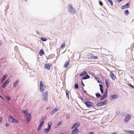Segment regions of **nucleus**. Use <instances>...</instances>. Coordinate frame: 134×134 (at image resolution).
<instances>
[{
    "label": "nucleus",
    "mask_w": 134,
    "mask_h": 134,
    "mask_svg": "<svg viewBox=\"0 0 134 134\" xmlns=\"http://www.w3.org/2000/svg\"><path fill=\"white\" fill-rule=\"evenodd\" d=\"M67 9L68 12L70 13L73 14H76V10L75 9L73 8L71 4H69L67 6Z\"/></svg>",
    "instance_id": "1"
},
{
    "label": "nucleus",
    "mask_w": 134,
    "mask_h": 134,
    "mask_svg": "<svg viewBox=\"0 0 134 134\" xmlns=\"http://www.w3.org/2000/svg\"><path fill=\"white\" fill-rule=\"evenodd\" d=\"M48 93L47 91L44 92L42 94V100L45 102H46L48 99Z\"/></svg>",
    "instance_id": "2"
},
{
    "label": "nucleus",
    "mask_w": 134,
    "mask_h": 134,
    "mask_svg": "<svg viewBox=\"0 0 134 134\" xmlns=\"http://www.w3.org/2000/svg\"><path fill=\"white\" fill-rule=\"evenodd\" d=\"M52 125V123L51 122L48 123L47 128L45 129L44 130V131L45 133H48L50 131L51 129Z\"/></svg>",
    "instance_id": "3"
},
{
    "label": "nucleus",
    "mask_w": 134,
    "mask_h": 134,
    "mask_svg": "<svg viewBox=\"0 0 134 134\" xmlns=\"http://www.w3.org/2000/svg\"><path fill=\"white\" fill-rule=\"evenodd\" d=\"M46 87L44 86L42 81L40 82V92H43L46 89Z\"/></svg>",
    "instance_id": "4"
},
{
    "label": "nucleus",
    "mask_w": 134,
    "mask_h": 134,
    "mask_svg": "<svg viewBox=\"0 0 134 134\" xmlns=\"http://www.w3.org/2000/svg\"><path fill=\"white\" fill-rule=\"evenodd\" d=\"M107 101V99H105L103 101L100 102L96 104V105L98 107H100L105 105Z\"/></svg>",
    "instance_id": "5"
},
{
    "label": "nucleus",
    "mask_w": 134,
    "mask_h": 134,
    "mask_svg": "<svg viewBox=\"0 0 134 134\" xmlns=\"http://www.w3.org/2000/svg\"><path fill=\"white\" fill-rule=\"evenodd\" d=\"M87 57L91 59H98L97 57L94 56L93 54H92L89 53L87 55Z\"/></svg>",
    "instance_id": "6"
},
{
    "label": "nucleus",
    "mask_w": 134,
    "mask_h": 134,
    "mask_svg": "<svg viewBox=\"0 0 134 134\" xmlns=\"http://www.w3.org/2000/svg\"><path fill=\"white\" fill-rule=\"evenodd\" d=\"M85 103L86 106L90 108V107H94L93 105L94 103L89 101H85Z\"/></svg>",
    "instance_id": "7"
},
{
    "label": "nucleus",
    "mask_w": 134,
    "mask_h": 134,
    "mask_svg": "<svg viewBox=\"0 0 134 134\" xmlns=\"http://www.w3.org/2000/svg\"><path fill=\"white\" fill-rule=\"evenodd\" d=\"M80 125V124L79 122H77L74 124L71 127V129H72L74 128H77Z\"/></svg>",
    "instance_id": "8"
},
{
    "label": "nucleus",
    "mask_w": 134,
    "mask_h": 134,
    "mask_svg": "<svg viewBox=\"0 0 134 134\" xmlns=\"http://www.w3.org/2000/svg\"><path fill=\"white\" fill-rule=\"evenodd\" d=\"M25 115L26 118V121L27 122H29L30 121L31 119V114L29 113H28Z\"/></svg>",
    "instance_id": "9"
},
{
    "label": "nucleus",
    "mask_w": 134,
    "mask_h": 134,
    "mask_svg": "<svg viewBox=\"0 0 134 134\" xmlns=\"http://www.w3.org/2000/svg\"><path fill=\"white\" fill-rule=\"evenodd\" d=\"M130 2H128L126 4L124 5H123L121 7V8L122 9H124L125 8H128L130 7Z\"/></svg>",
    "instance_id": "10"
},
{
    "label": "nucleus",
    "mask_w": 134,
    "mask_h": 134,
    "mask_svg": "<svg viewBox=\"0 0 134 134\" xmlns=\"http://www.w3.org/2000/svg\"><path fill=\"white\" fill-rule=\"evenodd\" d=\"M131 118V115L128 114L127 115L124 120V121L126 122H128Z\"/></svg>",
    "instance_id": "11"
},
{
    "label": "nucleus",
    "mask_w": 134,
    "mask_h": 134,
    "mask_svg": "<svg viewBox=\"0 0 134 134\" xmlns=\"http://www.w3.org/2000/svg\"><path fill=\"white\" fill-rule=\"evenodd\" d=\"M57 107L51 111L50 113V115L51 116L53 115L55 113V112L57 111Z\"/></svg>",
    "instance_id": "12"
},
{
    "label": "nucleus",
    "mask_w": 134,
    "mask_h": 134,
    "mask_svg": "<svg viewBox=\"0 0 134 134\" xmlns=\"http://www.w3.org/2000/svg\"><path fill=\"white\" fill-rule=\"evenodd\" d=\"M110 76L113 80H115V76L114 75V74L113 72H110Z\"/></svg>",
    "instance_id": "13"
},
{
    "label": "nucleus",
    "mask_w": 134,
    "mask_h": 134,
    "mask_svg": "<svg viewBox=\"0 0 134 134\" xmlns=\"http://www.w3.org/2000/svg\"><path fill=\"white\" fill-rule=\"evenodd\" d=\"M45 67L46 69L48 70H49L51 69V64L48 63L45 64Z\"/></svg>",
    "instance_id": "14"
},
{
    "label": "nucleus",
    "mask_w": 134,
    "mask_h": 134,
    "mask_svg": "<svg viewBox=\"0 0 134 134\" xmlns=\"http://www.w3.org/2000/svg\"><path fill=\"white\" fill-rule=\"evenodd\" d=\"M78 131L79 130L77 128H75L72 131L71 133L72 134H76Z\"/></svg>",
    "instance_id": "15"
},
{
    "label": "nucleus",
    "mask_w": 134,
    "mask_h": 134,
    "mask_svg": "<svg viewBox=\"0 0 134 134\" xmlns=\"http://www.w3.org/2000/svg\"><path fill=\"white\" fill-rule=\"evenodd\" d=\"M99 85L100 88V90L101 93L102 94H103V86L102 85L100 84H99Z\"/></svg>",
    "instance_id": "16"
},
{
    "label": "nucleus",
    "mask_w": 134,
    "mask_h": 134,
    "mask_svg": "<svg viewBox=\"0 0 134 134\" xmlns=\"http://www.w3.org/2000/svg\"><path fill=\"white\" fill-rule=\"evenodd\" d=\"M19 122V121L14 118L12 119V120L11 121V123L15 122L16 123H18Z\"/></svg>",
    "instance_id": "17"
},
{
    "label": "nucleus",
    "mask_w": 134,
    "mask_h": 134,
    "mask_svg": "<svg viewBox=\"0 0 134 134\" xmlns=\"http://www.w3.org/2000/svg\"><path fill=\"white\" fill-rule=\"evenodd\" d=\"M7 75L6 74L4 75L2 77V79H1V82H3L4 80L7 77Z\"/></svg>",
    "instance_id": "18"
},
{
    "label": "nucleus",
    "mask_w": 134,
    "mask_h": 134,
    "mask_svg": "<svg viewBox=\"0 0 134 134\" xmlns=\"http://www.w3.org/2000/svg\"><path fill=\"white\" fill-rule=\"evenodd\" d=\"M90 78V76L87 74L85 76L83 77L82 79L83 80H85L87 79H89Z\"/></svg>",
    "instance_id": "19"
},
{
    "label": "nucleus",
    "mask_w": 134,
    "mask_h": 134,
    "mask_svg": "<svg viewBox=\"0 0 134 134\" xmlns=\"http://www.w3.org/2000/svg\"><path fill=\"white\" fill-rule=\"evenodd\" d=\"M86 72L85 71H83L82 72L80 73V76H83L84 75L86 74Z\"/></svg>",
    "instance_id": "20"
},
{
    "label": "nucleus",
    "mask_w": 134,
    "mask_h": 134,
    "mask_svg": "<svg viewBox=\"0 0 134 134\" xmlns=\"http://www.w3.org/2000/svg\"><path fill=\"white\" fill-rule=\"evenodd\" d=\"M19 82V80H17L13 84V87H15L16 86V85L18 84Z\"/></svg>",
    "instance_id": "21"
},
{
    "label": "nucleus",
    "mask_w": 134,
    "mask_h": 134,
    "mask_svg": "<svg viewBox=\"0 0 134 134\" xmlns=\"http://www.w3.org/2000/svg\"><path fill=\"white\" fill-rule=\"evenodd\" d=\"M69 64V62L68 61H66L64 64V67L65 68H67Z\"/></svg>",
    "instance_id": "22"
},
{
    "label": "nucleus",
    "mask_w": 134,
    "mask_h": 134,
    "mask_svg": "<svg viewBox=\"0 0 134 134\" xmlns=\"http://www.w3.org/2000/svg\"><path fill=\"white\" fill-rule=\"evenodd\" d=\"M107 96V94H104L101 97V98H100V100H102L104 99L105 98H106Z\"/></svg>",
    "instance_id": "23"
},
{
    "label": "nucleus",
    "mask_w": 134,
    "mask_h": 134,
    "mask_svg": "<svg viewBox=\"0 0 134 134\" xmlns=\"http://www.w3.org/2000/svg\"><path fill=\"white\" fill-rule=\"evenodd\" d=\"M39 54L40 56L44 54V53L43 50L42 49H41L39 52Z\"/></svg>",
    "instance_id": "24"
},
{
    "label": "nucleus",
    "mask_w": 134,
    "mask_h": 134,
    "mask_svg": "<svg viewBox=\"0 0 134 134\" xmlns=\"http://www.w3.org/2000/svg\"><path fill=\"white\" fill-rule=\"evenodd\" d=\"M66 97L68 98V99H69L70 98L69 96V92L68 90H67L66 91Z\"/></svg>",
    "instance_id": "25"
},
{
    "label": "nucleus",
    "mask_w": 134,
    "mask_h": 134,
    "mask_svg": "<svg viewBox=\"0 0 134 134\" xmlns=\"http://www.w3.org/2000/svg\"><path fill=\"white\" fill-rule=\"evenodd\" d=\"M9 79H8L7 80H6L3 83L4 84L6 85H7V84L9 83Z\"/></svg>",
    "instance_id": "26"
},
{
    "label": "nucleus",
    "mask_w": 134,
    "mask_h": 134,
    "mask_svg": "<svg viewBox=\"0 0 134 134\" xmlns=\"http://www.w3.org/2000/svg\"><path fill=\"white\" fill-rule=\"evenodd\" d=\"M105 83L107 87V88H108L109 86V84L108 83V80L107 79L105 80Z\"/></svg>",
    "instance_id": "27"
},
{
    "label": "nucleus",
    "mask_w": 134,
    "mask_h": 134,
    "mask_svg": "<svg viewBox=\"0 0 134 134\" xmlns=\"http://www.w3.org/2000/svg\"><path fill=\"white\" fill-rule=\"evenodd\" d=\"M96 97L97 98L99 97H102L101 95L99 93H96Z\"/></svg>",
    "instance_id": "28"
},
{
    "label": "nucleus",
    "mask_w": 134,
    "mask_h": 134,
    "mask_svg": "<svg viewBox=\"0 0 134 134\" xmlns=\"http://www.w3.org/2000/svg\"><path fill=\"white\" fill-rule=\"evenodd\" d=\"M118 97V96L116 94H114L111 96V98L112 99H114Z\"/></svg>",
    "instance_id": "29"
},
{
    "label": "nucleus",
    "mask_w": 134,
    "mask_h": 134,
    "mask_svg": "<svg viewBox=\"0 0 134 134\" xmlns=\"http://www.w3.org/2000/svg\"><path fill=\"white\" fill-rule=\"evenodd\" d=\"M14 118V117L12 116L11 115H9L8 116V121H10V119H12H12H13Z\"/></svg>",
    "instance_id": "30"
},
{
    "label": "nucleus",
    "mask_w": 134,
    "mask_h": 134,
    "mask_svg": "<svg viewBox=\"0 0 134 134\" xmlns=\"http://www.w3.org/2000/svg\"><path fill=\"white\" fill-rule=\"evenodd\" d=\"M22 112L24 113L25 115H26L27 113V110H21Z\"/></svg>",
    "instance_id": "31"
},
{
    "label": "nucleus",
    "mask_w": 134,
    "mask_h": 134,
    "mask_svg": "<svg viewBox=\"0 0 134 134\" xmlns=\"http://www.w3.org/2000/svg\"><path fill=\"white\" fill-rule=\"evenodd\" d=\"M66 45L65 43H64L62 44L61 46V48L63 49L65 46Z\"/></svg>",
    "instance_id": "32"
},
{
    "label": "nucleus",
    "mask_w": 134,
    "mask_h": 134,
    "mask_svg": "<svg viewBox=\"0 0 134 134\" xmlns=\"http://www.w3.org/2000/svg\"><path fill=\"white\" fill-rule=\"evenodd\" d=\"M125 14L126 15H128L129 13V12L128 10H126L125 12Z\"/></svg>",
    "instance_id": "33"
},
{
    "label": "nucleus",
    "mask_w": 134,
    "mask_h": 134,
    "mask_svg": "<svg viewBox=\"0 0 134 134\" xmlns=\"http://www.w3.org/2000/svg\"><path fill=\"white\" fill-rule=\"evenodd\" d=\"M110 3V5H113V3L112 1L111 0H107Z\"/></svg>",
    "instance_id": "34"
},
{
    "label": "nucleus",
    "mask_w": 134,
    "mask_h": 134,
    "mask_svg": "<svg viewBox=\"0 0 134 134\" xmlns=\"http://www.w3.org/2000/svg\"><path fill=\"white\" fill-rule=\"evenodd\" d=\"M74 88H76V89H77L78 88H79L78 85L77 83H75V85Z\"/></svg>",
    "instance_id": "35"
},
{
    "label": "nucleus",
    "mask_w": 134,
    "mask_h": 134,
    "mask_svg": "<svg viewBox=\"0 0 134 134\" xmlns=\"http://www.w3.org/2000/svg\"><path fill=\"white\" fill-rule=\"evenodd\" d=\"M41 41H46L47 40L45 38H41Z\"/></svg>",
    "instance_id": "36"
},
{
    "label": "nucleus",
    "mask_w": 134,
    "mask_h": 134,
    "mask_svg": "<svg viewBox=\"0 0 134 134\" xmlns=\"http://www.w3.org/2000/svg\"><path fill=\"white\" fill-rule=\"evenodd\" d=\"M41 122L40 124L39 125L42 126L44 123V122L43 121L42 122Z\"/></svg>",
    "instance_id": "37"
},
{
    "label": "nucleus",
    "mask_w": 134,
    "mask_h": 134,
    "mask_svg": "<svg viewBox=\"0 0 134 134\" xmlns=\"http://www.w3.org/2000/svg\"><path fill=\"white\" fill-rule=\"evenodd\" d=\"M42 126H41L40 125H39V126H38V128L37 129V130L38 131H40L42 127Z\"/></svg>",
    "instance_id": "38"
},
{
    "label": "nucleus",
    "mask_w": 134,
    "mask_h": 134,
    "mask_svg": "<svg viewBox=\"0 0 134 134\" xmlns=\"http://www.w3.org/2000/svg\"><path fill=\"white\" fill-rule=\"evenodd\" d=\"M128 85L129 86L134 88V87L132 86L131 83H129Z\"/></svg>",
    "instance_id": "39"
},
{
    "label": "nucleus",
    "mask_w": 134,
    "mask_h": 134,
    "mask_svg": "<svg viewBox=\"0 0 134 134\" xmlns=\"http://www.w3.org/2000/svg\"><path fill=\"white\" fill-rule=\"evenodd\" d=\"M62 123V121H60L56 125V126H58Z\"/></svg>",
    "instance_id": "40"
},
{
    "label": "nucleus",
    "mask_w": 134,
    "mask_h": 134,
    "mask_svg": "<svg viewBox=\"0 0 134 134\" xmlns=\"http://www.w3.org/2000/svg\"><path fill=\"white\" fill-rule=\"evenodd\" d=\"M6 97V99H7L8 100H10L11 99V98L9 96H7Z\"/></svg>",
    "instance_id": "41"
},
{
    "label": "nucleus",
    "mask_w": 134,
    "mask_h": 134,
    "mask_svg": "<svg viewBox=\"0 0 134 134\" xmlns=\"http://www.w3.org/2000/svg\"><path fill=\"white\" fill-rule=\"evenodd\" d=\"M6 86V85H5V84H4L3 83L2 85L1 86V87L2 88H4Z\"/></svg>",
    "instance_id": "42"
},
{
    "label": "nucleus",
    "mask_w": 134,
    "mask_h": 134,
    "mask_svg": "<svg viewBox=\"0 0 134 134\" xmlns=\"http://www.w3.org/2000/svg\"><path fill=\"white\" fill-rule=\"evenodd\" d=\"M99 4H100V5L101 6H102V5L103 4V2H102L101 1H100L99 2Z\"/></svg>",
    "instance_id": "43"
},
{
    "label": "nucleus",
    "mask_w": 134,
    "mask_h": 134,
    "mask_svg": "<svg viewBox=\"0 0 134 134\" xmlns=\"http://www.w3.org/2000/svg\"><path fill=\"white\" fill-rule=\"evenodd\" d=\"M5 8H6V12H7V10H8V8H9V5H7L6 6V7H5Z\"/></svg>",
    "instance_id": "44"
},
{
    "label": "nucleus",
    "mask_w": 134,
    "mask_h": 134,
    "mask_svg": "<svg viewBox=\"0 0 134 134\" xmlns=\"http://www.w3.org/2000/svg\"><path fill=\"white\" fill-rule=\"evenodd\" d=\"M2 119H3L2 117H0V124L2 123Z\"/></svg>",
    "instance_id": "45"
},
{
    "label": "nucleus",
    "mask_w": 134,
    "mask_h": 134,
    "mask_svg": "<svg viewBox=\"0 0 134 134\" xmlns=\"http://www.w3.org/2000/svg\"><path fill=\"white\" fill-rule=\"evenodd\" d=\"M10 126V125L8 123H7L5 125V126L7 127V126Z\"/></svg>",
    "instance_id": "46"
},
{
    "label": "nucleus",
    "mask_w": 134,
    "mask_h": 134,
    "mask_svg": "<svg viewBox=\"0 0 134 134\" xmlns=\"http://www.w3.org/2000/svg\"><path fill=\"white\" fill-rule=\"evenodd\" d=\"M132 131H133L131 130L129 131L128 133L130 134H132Z\"/></svg>",
    "instance_id": "47"
},
{
    "label": "nucleus",
    "mask_w": 134,
    "mask_h": 134,
    "mask_svg": "<svg viewBox=\"0 0 134 134\" xmlns=\"http://www.w3.org/2000/svg\"><path fill=\"white\" fill-rule=\"evenodd\" d=\"M107 90H108V88H107L106 90L105 91V92H104V94H107Z\"/></svg>",
    "instance_id": "48"
},
{
    "label": "nucleus",
    "mask_w": 134,
    "mask_h": 134,
    "mask_svg": "<svg viewBox=\"0 0 134 134\" xmlns=\"http://www.w3.org/2000/svg\"><path fill=\"white\" fill-rule=\"evenodd\" d=\"M124 131L125 132L128 133L129 131L128 130H124Z\"/></svg>",
    "instance_id": "49"
},
{
    "label": "nucleus",
    "mask_w": 134,
    "mask_h": 134,
    "mask_svg": "<svg viewBox=\"0 0 134 134\" xmlns=\"http://www.w3.org/2000/svg\"><path fill=\"white\" fill-rule=\"evenodd\" d=\"M79 98L81 100H83V97L82 96H80V97H79Z\"/></svg>",
    "instance_id": "50"
},
{
    "label": "nucleus",
    "mask_w": 134,
    "mask_h": 134,
    "mask_svg": "<svg viewBox=\"0 0 134 134\" xmlns=\"http://www.w3.org/2000/svg\"><path fill=\"white\" fill-rule=\"evenodd\" d=\"M81 83H82V85L83 86V87L85 86V85L83 83V82L82 81H81Z\"/></svg>",
    "instance_id": "51"
},
{
    "label": "nucleus",
    "mask_w": 134,
    "mask_h": 134,
    "mask_svg": "<svg viewBox=\"0 0 134 134\" xmlns=\"http://www.w3.org/2000/svg\"><path fill=\"white\" fill-rule=\"evenodd\" d=\"M94 133L93 132H90L88 133V134H94Z\"/></svg>",
    "instance_id": "52"
},
{
    "label": "nucleus",
    "mask_w": 134,
    "mask_h": 134,
    "mask_svg": "<svg viewBox=\"0 0 134 134\" xmlns=\"http://www.w3.org/2000/svg\"><path fill=\"white\" fill-rule=\"evenodd\" d=\"M69 118V115H67L66 116V119H68Z\"/></svg>",
    "instance_id": "53"
},
{
    "label": "nucleus",
    "mask_w": 134,
    "mask_h": 134,
    "mask_svg": "<svg viewBox=\"0 0 134 134\" xmlns=\"http://www.w3.org/2000/svg\"><path fill=\"white\" fill-rule=\"evenodd\" d=\"M44 120V118H41L40 121L41 122V120H42V121H43Z\"/></svg>",
    "instance_id": "54"
},
{
    "label": "nucleus",
    "mask_w": 134,
    "mask_h": 134,
    "mask_svg": "<svg viewBox=\"0 0 134 134\" xmlns=\"http://www.w3.org/2000/svg\"><path fill=\"white\" fill-rule=\"evenodd\" d=\"M116 0L118 2H119L121 1L122 0Z\"/></svg>",
    "instance_id": "55"
},
{
    "label": "nucleus",
    "mask_w": 134,
    "mask_h": 134,
    "mask_svg": "<svg viewBox=\"0 0 134 134\" xmlns=\"http://www.w3.org/2000/svg\"><path fill=\"white\" fill-rule=\"evenodd\" d=\"M111 134H117V132H115L114 133H113Z\"/></svg>",
    "instance_id": "56"
},
{
    "label": "nucleus",
    "mask_w": 134,
    "mask_h": 134,
    "mask_svg": "<svg viewBox=\"0 0 134 134\" xmlns=\"http://www.w3.org/2000/svg\"><path fill=\"white\" fill-rule=\"evenodd\" d=\"M4 59V58H1L0 59V60L1 61L3 60Z\"/></svg>",
    "instance_id": "57"
},
{
    "label": "nucleus",
    "mask_w": 134,
    "mask_h": 134,
    "mask_svg": "<svg viewBox=\"0 0 134 134\" xmlns=\"http://www.w3.org/2000/svg\"><path fill=\"white\" fill-rule=\"evenodd\" d=\"M36 33L37 34H39V32H38V31H36Z\"/></svg>",
    "instance_id": "58"
},
{
    "label": "nucleus",
    "mask_w": 134,
    "mask_h": 134,
    "mask_svg": "<svg viewBox=\"0 0 134 134\" xmlns=\"http://www.w3.org/2000/svg\"><path fill=\"white\" fill-rule=\"evenodd\" d=\"M132 134H134V131H133Z\"/></svg>",
    "instance_id": "59"
},
{
    "label": "nucleus",
    "mask_w": 134,
    "mask_h": 134,
    "mask_svg": "<svg viewBox=\"0 0 134 134\" xmlns=\"http://www.w3.org/2000/svg\"><path fill=\"white\" fill-rule=\"evenodd\" d=\"M49 108H50V107H47V108H46V109H47V110H48V109H49Z\"/></svg>",
    "instance_id": "60"
},
{
    "label": "nucleus",
    "mask_w": 134,
    "mask_h": 134,
    "mask_svg": "<svg viewBox=\"0 0 134 134\" xmlns=\"http://www.w3.org/2000/svg\"><path fill=\"white\" fill-rule=\"evenodd\" d=\"M84 93H86V91H84Z\"/></svg>",
    "instance_id": "61"
},
{
    "label": "nucleus",
    "mask_w": 134,
    "mask_h": 134,
    "mask_svg": "<svg viewBox=\"0 0 134 134\" xmlns=\"http://www.w3.org/2000/svg\"><path fill=\"white\" fill-rule=\"evenodd\" d=\"M2 42L0 43V45H1L2 44Z\"/></svg>",
    "instance_id": "62"
},
{
    "label": "nucleus",
    "mask_w": 134,
    "mask_h": 134,
    "mask_svg": "<svg viewBox=\"0 0 134 134\" xmlns=\"http://www.w3.org/2000/svg\"><path fill=\"white\" fill-rule=\"evenodd\" d=\"M98 82L99 83V81H98Z\"/></svg>",
    "instance_id": "63"
},
{
    "label": "nucleus",
    "mask_w": 134,
    "mask_h": 134,
    "mask_svg": "<svg viewBox=\"0 0 134 134\" xmlns=\"http://www.w3.org/2000/svg\"><path fill=\"white\" fill-rule=\"evenodd\" d=\"M62 134H64V133H62Z\"/></svg>",
    "instance_id": "64"
}]
</instances>
